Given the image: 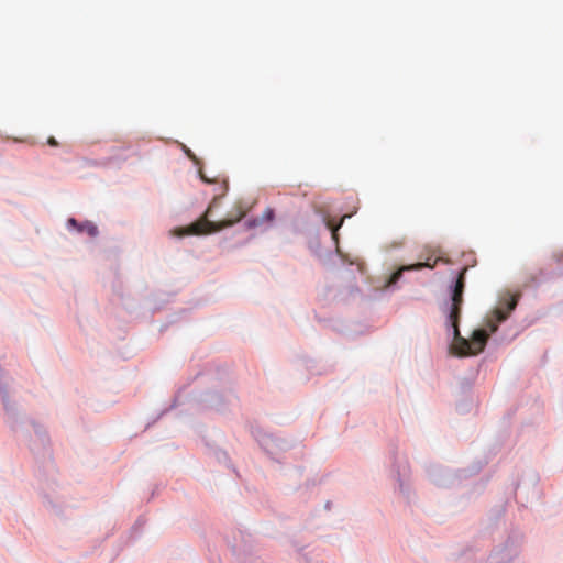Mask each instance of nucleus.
<instances>
[{
  "label": "nucleus",
  "mask_w": 563,
  "mask_h": 563,
  "mask_svg": "<svg viewBox=\"0 0 563 563\" xmlns=\"http://www.w3.org/2000/svg\"><path fill=\"white\" fill-rule=\"evenodd\" d=\"M209 213L210 208L207 209L205 214L198 219L196 222L191 223L190 225L186 228H179L175 230V234L178 236L184 235H201V234H208L212 232L220 231L227 227H230L236 222H239L243 217L244 212L241 210H238L236 214L233 218L220 221V222H212L209 220Z\"/></svg>",
  "instance_id": "f257e3e1"
},
{
  "label": "nucleus",
  "mask_w": 563,
  "mask_h": 563,
  "mask_svg": "<svg viewBox=\"0 0 563 563\" xmlns=\"http://www.w3.org/2000/svg\"><path fill=\"white\" fill-rule=\"evenodd\" d=\"M451 327L453 328L454 342L450 349L453 354L459 356L477 355L484 350L489 336L485 330L474 331L471 340H466L460 335L459 323Z\"/></svg>",
  "instance_id": "f03ea898"
},
{
  "label": "nucleus",
  "mask_w": 563,
  "mask_h": 563,
  "mask_svg": "<svg viewBox=\"0 0 563 563\" xmlns=\"http://www.w3.org/2000/svg\"><path fill=\"white\" fill-rule=\"evenodd\" d=\"M519 295H508L500 299L498 306L493 310L492 317L487 320V328L490 333L498 330V324L508 319L510 313L516 309Z\"/></svg>",
  "instance_id": "7ed1b4c3"
},
{
  "label": "nucleus",
  "mask_w": 563,
  "mask_h": 563,
  "mask_svg": "<svg viewBox=\"0 0 563 563\" xmlns=\"http://www.w3.org/2000/svg\"><path fill=\"white\" fill-rule=\"evenodd\" d=\"M467 268L464 267L455 282V285L452 290L451 295V305H450V311H449V321L451 325L457 324L460 320L461 314V306L463 303V292L465 288V273Z\"/></svg>",
  "instance_id": "20e7f679"
},
{
  "label": "nucleus",
  "mask_w": 563,
  "mask_h": 563,
  "mask_svg": "<svg viewBox=\"0 0 563 563\" xmlns=\"http://www.w3.org/2000/svg\"><path fill=\"white\" fill-rule=\"evenodd\" d=\"M423 267H430V265L427 264V263H416V264H412V265L402 266L398 271H396L395 273L391 274V276L389 277V279H388L387 284H386V286L389 287L391 285H395L400 279V277L402 276V273L405 271L421 269Z\"/></svg>",
  "instance_id": "39448f33"
},
{
  "label": "nucleus",
  "mask_w": 563,
  "mask_h": 563,
  "mask_svg": "<svg viewBox=\"0 0 563 563\" xmlns=\"http://www.w3.org/2000/svg\"><path fill=\"white\" fill-rule=\"evenodd\" d=\"M68 225L75 227L78 231L87 232L90 236H96L98 234V228L91 222H85L84 224H78L75 219L68 220Z\"/></svg>",
  "instance_id": "423d86ee"
},
{
  "label": "nucleus",
  "mask_w": 563,
  "mask_h": 563,
  "mask_svg": "<svg viewBox=\"0 0 563 563\" xmlns=\"http://www.w3.org/2000/svg\"><path fill=\"white\" fill-rule=\"evenodd\" d=\"M274 217H275L274 210H273V209H271V208H267V209L263 212V214L261 216V218H260V219H256L254 222H255V224H256V223H263V222H265V221L271 222V221H273Z\"/></svg>",
  "instance_id": "0eeeda50"
},
{
  "label": "nucleus",
  "mask_w": 563,
  "mask_h": 563,
  "mask_svg": "<svg viewBox=\"0 0 563 563\" xmlns=\"http://www.w3.org/2000/svg\"><path fill=\"white\" fill-rule=\"evenodd\" d=\"M344 219H345V217H343V218L341 219V222H340L339 224H336V225H332L331 223H329V227H330V229H331V231H332V236H333L334 239H336V232H338L339 228L341 227V224H342V222H343V220H344Z\"/></svg>",
  "instance_id": "6e6552de"
},
{
  "label": "nucleus",
  "mask_w": 563,
  "mask_h": 563,
  "mask_svg": "<svg viewBox=\"0 0 563 563\" xmlns=\"http://www.w3.org/2000/svg\"><path fill=\"white\" fill-rule=\"evenodd\" d=\"M47 144L51 146H58V142L54 136L48 137Z\"/></svg>",
  "instance_id": "1a4fd4ad"
}]
</instances>
